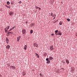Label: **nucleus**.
Returning a JSON list of instances; mask_svg holds the SVG:
<instances>
[{
  "label": "nucleus",
  "mask_w": 77,
  "mask_h": 77,
  "mask_svg": "<svg viewBox=\"0 0 77 77\" xmlns=\"http://www.w3.org/2000/svg\"><path fill=\"white\" fill-rule=\"evenodd\" d=\"M55 33H57V32H58V30H56L55 31Z\"/></svg>",
  "instance_id": "25"
},
{
  "label": "nucleus",
  "mask_w": 77,
  "mask_h": 77,
  "mask_svg": "<svg viewBox=\"0 0 77 77\" xmlns=\"http://www.w3.org/2000/svg\"><path fill=\"white\" fill-rule=\"evenodd\" d=\"M14 28H15V27H13L12 28V29H14Z\"/></svg>",
  "instance_id": "40"
},
{
  "label": "nucleus",
  "mask_w": 77,
  "mask_h": 77,
  "mask_svg": "<svg viewBox=\"0 0 77 77\" xmlns=\"http://www.w3.org/2000/svg\"><path fill=\"white\" fill-rule=\"evenodd\" d=\"M34 70V71H35V70Z\"/></svg>",
  "instance_id": "46"
},
{
  "label": "nucleus",
  "mask_w": 77,
  "mask_h": 77,
  "mask_svg": "<svg viewBox=\"0 0 77 77\" xmlns=\"http://www.w3.org/2000/svg\"><path fill=\"white\" fill-rule=\"evenodd\" d=\"M0 77H2V75H1L0 74Z\"/></svg>",
  "instance_id": "41"
},
{
  "label": "nucleus",
  "mask_w": 77,
  "mask_h": 77,
  "mask_svg": "<svg viewBox=\"0 0 77 77\" xmlns=\"http://www.w3.org/2000/svg\"><path fill=\"white\" fill-rule=\"evenodd\" d=\"M66 62L68 64V63H69V61L68 60H66Z\"/></svg>",
  "instance_id": "11"
},
{
  "label": "nucleus",
  "mask_w": 77,
  "mask_h": 77,
  "mask_svg": "<svg viewBox=\"0 0 77 77\" xmlns=\"http://www.w3.org/2000/svg\"><path fill=\"white\" fill-rule=\"evenodd\" d=\"M53 17L54 18L53 19V20H54L56 17V15H55L54 16V15H53Z\"/></svg>",
  "instance_id": "29"
},
{
  "label": "nucleus",
  "mask_w": 77,
  "mask_h": 77,
  "mask_svg": "<svg viewBox=\"0 0 77 77\" xmlns=\"http://www.w3.org/2000/svg\"><path fill=\"white\" fill-rule=\"evenodd\" d=\"M26 74V73L25 72H23V75H25Z\"/></svg>",
  "instance_id": "9"
},
{
  "label": "nucleus",
  "mask_w": 77,
  "mask_h": 77,
  "mask_svg": "<svg viewBox=\"0 0 77 77\" xmlns=\"http://www.w3.org/2000/svg\"><path fill=\"white\" fill-rule=\"evenodd\" d=\"M35 54H36V55L37 56V57H39V55L37 53H35Z\"/></svg>",
  "instance_id": "14"
},
{
  "label": "nucleus",
  "mask_w": 77,
  "mask_h": 77,
  "mask_svg": "<svg viewBox=\"0 0 77 77\" xmlns=\"http://www.w3.org/2000/svg\"><path fill=\"white\" fill-rule=\"evenodd\" d=\"M35 8H36V9H40V10H41V8L39 7H38L37 6H35Z\"/></svg>",
  "instance_id": "16"
},
{
  "label": "nucleus",
  "mask_w": 77,
  "mask_h": 77,
  "mask_svg": "<svg viewBox=\"0 0 77 77\" xmlns=\"http://www.w3.org/2000/svg\"><path fill=\"white\" fill-rule=\"evenodd\" d=\"M10 67L11 68H14V69L15 68V66H10Z\"/></svg>",
  "instance_id": "23"
},
{
  "label": "nucleus",
  "mask_w": 77,
  "mask_h": 77,
  "mask_svg": "<svg viewBox=\"0 0 77 77\" xmlns=\"http://www.w3.org/2000/svg\"><path fill=\"white\" fill-rule=\"evenodd\" d=\"M6 48L7 49H8V50H9V48H10V45H8L6 46Z\"/></svg>",
  "instance_id": "5"
},
{
  "label": "nucleus",
  "mask_w": 77,
  "mask_h": 77,
  "mask_svg": "<svg viewBox=\"0 0 77 77\" xmlns=\"http://www.w3.org/2000/svg\"><path fill=\"white\" fill-rule=\"evenodd\" d=\"M71 71H72V72H74V69L73 68H71Z\"/></svg>",
  "instance_id": "18"
},
{
  "label": "nucleus",
  "mask_w": 77,
  "mask_h": 77,
  "mask_svg": "<svg viewBox=\"0 0 77 77\" xmlns=\"http://www.w3.org/2000/svg\"><path fill=\"white\" fill-rule=\"evenodd\" d=\"M5 30L6 33H8V32H9L8 31H7L8 30H7V29H5Z\"/></svg>",
  "instance_id": "20"
},
{
  "label": "nucleus",
  "mask_w": 77,
  "mask_h": 77,
  "mask_svg": "<svg viewBox=\"0 0 77 77\" xmlns=\"http://www.w3.org/2000/svg\"><path fill=\"white\" fill-rule=\"evenodd\" d=\"M24 49L25 50H26V49H27V45H25L24 47Z\"/></svg>",
  "instance_id": "12"
},
{
  "label": "nucleus",
  "mask_w": 77,
  "mask_h": 77,
  "mask_svg": "<svg viewBox=\"0 0 77 77\" xmlns=\"http://www.w3.org/2000/svg\"><path fill=\"white\" fill-rule=\"evenodd\" d=\"M51 16H52V17H53V14L52 13L51 14Z\"/></svg>",
  "instance_id": "30"
},
{
  "label": "nucleus",
  "mask_w": 77,
  "mask_h": 77,
  "mask_svg": "<svg viewBox=\"0 0 77 77\" xmlns=\"http://www.w3.org/2000/svg\"><path fill=\"white\" fill-rule=\"evenodd\" d=\"M51 50H53L54 49V48L53 47V46H51L50 47Z\"/></svg>",
  "instance_id": "8"
},
{
  "label": "nucleus",
  "mask_w": 77,
  "mask_h": 77,
  "mask_svg": "<svg viewBox=\"0 0 77 77\" xmlns=\"http://www.w3.org/2000/svg\"><path fill=\"white\" fill-rule=\"evenodd\" d=\"M33 45H34V47H37V48H38V45L36 43H34Z\"/></svg>",
  "instance_id": "1"
},
{
  "label": "nucleus",
  "mask_w": 77,
  "mask_h": 77,
  "mask_svg": "<svg viewBox=\"0 0 77 77\" xmlns=\"http://www.w3.org/2000/svg\"><path fill=\"white\" fill-rule=\"evenodd\" d=\"M19 38H20H20H21V36H19L18 37Z\"/></svg>",
  "instance_id": "32"
},
{
  "label": "nucleus",
  "mask_w": 77,
  "mask_h": 77,
  "mask_svg": "<svg viewBox=\"0 0 77 77\" xmlns=\"http://www.w3.org/2000/svg\"><path fill=\"white\" fill-rule=\"evenodd\" d=\"M6 41L7 44H9V39H8V38L7 37L6 38Z\"/></svg>",
  "instance_id": "4"
},
{
  "label": "nucleus",
  "mask_w": 77,
  "mask_h": 77,
  "mask_svg": "<svg viewBox=\"0 0 77 77\" xmlns=\"http://www.w3.org/2000/svg\"><path fill=\"white\" fill-rule=\"evenodd\" d=\"M40 75H41V77H42V74L41 73H40Z\"/></svg>",
  "instance_id": "35"
},
{
  "label": "nucleus",
  "mask_w": 77,
  "mask_h": 77,
  "mask_svg": "<svg viewBox=\"0 0 77 77\" xmlns=\"http://www.w3.org/2000/svg\"><path fill=\"white\" fill-rule=\"evenodd\" d=\"M56 22H57V21H56L54 22V23H56Z\"/></svg>",
  "instance_id": "37"
},
{
  "label": "nucleus",
  "mask_w": 77,
  "mask_h": 77,
  "mask_svg": "<svg viewBox=\"0 0 77 77\" xmlns=\"http://www.w3.org/2000/svg\"><path fill=\"white\" fill-rule=\"evenodd\" d=\"M10 27V26H7L6 28H5V30H8V29H9Z\"/></svg>",
  "instance_id": "6"
},
{
  "label": "nucleus",
  "mask_w": 77,
  "mask_h": 77,
  "mask_svg": "<svg viewBox=\"0 0 77 77\" xmlns=\"http://www.w3.org/2000/svg\"><path fill=\"white\" fill-rule=\"evenodd\" d=\"M50 63V60H48V61H47V63Z\"/></svg>",
  "instance_id": "15"
},
{
  "label": "nucleus",
  "mask_w": 77,
  "mask_h": 77,
  "mask_svg": "<svg viewBox=\"0 0 77 77\" xmlns=\"http://www.w3.org/2000/svg\"><path fill=\"white\" fill-rule=\"evenodd\" d=\"M11 5H13V4H12V3H11Z\"/></svg>",
  "instance_id": "45"
},
{
  "label": "nucleus",
  "mask_w": 77,
  "mask_h": 77,
  "mask_svg": "<svg viewBox=\"0 0 77 77\" xmlns=\"http://www.w3.org/2000/svg\"><path fill=\"white\" fill-rule=\"evenodd\" d=\"M13 30V29L11 28L9 30V31L10 32V31H11V30Z\"/></svg>",
  "instance_id": "31"
},
{
  "label": "nucleus",
  "mask_w": 77,
  "mask_h": 77,
  "mask_svg": "<svg viewBox=\"0 0 77 77\" xmlns=\"http://www.w3.org/2000/svg\"><path fill=\"white\" fill-rule=\"evenodd\" d=\"M7 8H9V7L7 6Z\"/></svg>",
  "instance_id": "42"
},
{
  "label": "nucleus",
  "mask_w": 77,
  "mask_h": 77,
  "mask_svg": "<svg viewBox=\"0 0 77 77\" xmlns=\"http://www.w3.org/2000/svg\"><path fill=\"white\" fill-rule=\"evenodd\" d=\"M51 35H52V36H53V35H54V34H52Z\"/></svg>",
  "instance_id": "38"
},
{
  "label": "nucleus",
  "mask_w": 77,
  "mask_h": 77,
  "mask_svg": "<svg viewBox=\"0 0 77 77\" xmlns=\"http://www.w3.org/2000/svg\"><path fill=\"white\" fill-rule=\"evenodd\" d=\"M53 59V57H49V60H51L52 59Z\"/></svg>",
  "instance_id": "10"
},
{
  "label": "nucleus",
  "mask_w": 77,
  "mask_h": 77,
  "mask_svg": "<svg viewBox=\"0 0 77 77\" xmlns=\"http://www.w3.org/2000/svg\"><path fill=\"white\" fill-rule=\"evenodd\" d=\"M13 14H14L13 11H10L9 13V15H11V16H12V15H13Z\"/></svg>",
  "instance_id": "3"
},
{
  "label": "nucleus",
  "mask_w": 77,
  "mask_h": 77,
  "mask_svg": "<svg viewBox=\"0 0 77 77\" xmlns=\"http://www.w3.org/2000/svg\"><path fill=\"white\" fill-rule=\"evenodd\" d=\"M61 70V69H64L63 68H62L60 69Z\"/></svg>",
  "instance_id": "39"
},
{
  "label": "nucleus",
  "mask_w": 77,
  "mask_h": 77,
  "mask_svg": "<svg viewBox=\"0 0 77 77\" xmlns=\"http://www.w3.org/2000/svg\"><path fill=\"white\" fill-rule=\"evenodd\" d=\"M20 38H19L18 37H17V42H19V41H20Z\"/></svg>",
  "instance_id": "19"
},
{
  "label": "nucleus",
  "mask_w": 77,
  "mask_h": 77,
  "mask_svg": "<svg viewBox=\"0 0 77 77\" xmlns=\"http://www.w3.org/2000/svg\"><path fill=\"white\" fill-rule=\"evenodd\" d=\"M76 36H77V33H76Z\"/></svg>",
  "instance_id": "43"
},
{
  "label": "nucleus",
  "mask_w": 77,
  "mask_h": 77,
  "mask_svg": "<svg viewBox=\"0 0 77 77\" xmlns=\"http://www.w3.org/2000/svg\"><path fill=\"white\" fill-rule=\"evenodd\" d=\"M46 60L47 61H48L49 60H49V58H46Z\"/></svg>",
  "instance_id": "27"
},
{
  "label": "nucleus",
  "mask_w": 77,
  "mask_h": 77,
  "mask_svg": "<svg viewBox=\"0 0 77 77\" xmlns=\"http://www.w3.org/2000/svg\"><path fill=\"white\" fill-rule=\"evenodd\" d=\"M60 25L61 26L62 25V22L60 21L59 23Z\"/></svg>",
  "instance_id": "17"
},
{
  "label": "nucleus",
  "mask_w": 77,
  "mask_h": 77,
  "mask_svg": "<svg viewBox=\"0 0 77 77\" xmlns=\"http://www.w3.org/2000/svg\"><path fill=\"white\" fill-rule=\"evenodd\" d=\"M63 63H65V62H63Z\"/></svg>",
  "instance_id": "44"
},
{
  "label": "nucleus",
  "mask_w": 77,
  "mask_h": 77,
  "mask_svg": "<svg viewBox=\"0 0 77 77\" xmlns=\"http://www.w3.org/2000/svg\"><path fill=\"white\" fill-rule=\"evenodd\" d=\"M8 33L7 34V36H9V34H8Z\"/></svg>",
  "instance_id": "36"
},
{
  "label": "nucleus",
  "mask_w": 77,
  "mask_h": 77,
  "mask_svg": "<svg viewBox=\"0 0 77 77\" xmlns=\"http://www.w3.org/2000/svg\"><path fill=\"white\" fill-rule=\"evenodd\" d=\"M67 20L68 21H70V19H67Z\"/></svg>",
  "instance_id": "28"
},
{
  "label": "nucleus",
  "mask_w": 77,
  "mask_h": 77,
  "mask_svg": "<svg viewBox=\"0 0 77 77\" xmlns=\"http://www.w3.org/2000/svg\"><path fill=\"white\" fill-rule=\"evenodd\" d=\"M22 32L23 33V34H25V33H26V29H23L22 30Z\"/></svg>",
  "instance_id": "2"
},
{
  "label": "nucleus",
  "mask_w": 77,
  "mask_h": 77,
  "mask_svg": "<svg viewBox=\"0 0 77 77\" xmlns=\"http://www.w3.org/2000/svg\"><path fill=\"white\" fill-rule=\"evenodd\" d=\"M55 35H58V32H57V33H55Z\"/></svg>",
  "instance_id": "33"
},
{
  "label": "nucleus",
  "mask_w": 77,
  "mask_h": 77,
  "mask_svg": "<svg viewBox=\"0 0 77 77\" xmlns=\"http://www.w3.org/2000/svg\"><path fill=\"white\" fill-rule=\"evenodd\" d=\"M19 3H21V1H20L19 2Z\"/></svg>",
  "instance_id": "34"
},
{
  "label": "nucleus",
  "mask_w": 77,
  "mask_h": 77,
  "mask_svg": "<svg viewBox=\"0 0 77 77\" xmlns=\"http://www.w3.org/2000/svg\"><path fill=\"white\" fill-rule=\"evenodd\" d=\"M30 33H31V34L33 33V30L32 29L30 30Z\"/></svg>",
  "instance_id": "21"
},
{
  "label": "nucleus",
  "mask_w": 77,
  "mask_h": 77,
  "mask_svg": "<svg viewBox=\"0 0 77 77\" xmlns=\"http://www.w3.org/2000/svg\"><path fill=\"white\" fill-rule=\"evenodd\" d=\"M47 56L46 53H45V54H44V56H45H45Z\"/></svg>",
  "instance_id": "24"
},
{
  "label": "nucleus",
  "mask_w": 77,
  "mask_h": 77,
  "mask_svg": "<svg viewBox=\"0 0 77 77\" xmlns=\"http://www.w3.org/2000/svg\"><path fill=\"white\" fill-rule=\"evenodd\" d=\"M31 26H35V23H32V24H31Z\"/></svg>",
  "instance_id": "26"
},
{
  "label": "nucleus",
  "mask_w": 77,
  "mask_h": 77,
  "mask_svg": "<svg viewBox=\"0 0 77 77\" xmlns=\"http://www.w3.org/2000/svg\"><path fill=\"white\" fill-rule=\"evenodd\" d=\"M58 35H60V36H61V35H62V32H60V31H58Z\"/></svg>",
  "instance_id": "7"
},
{
  "label": "nucleus",
  "mask_w": 77,
  "mask_h": 77,
  "mask_svg": "<svg viewBox=\"0 0 77 77\" xmlns=\"http://www.w3.org/2000/svg\"><path fill=\"white\" fill-rule=\"evenodd\" d=\"M9 33H11V35H12V34H13V32H8V33H7V35L8 34H9Z\"/></svg>",
  "instance_id": "13"
},
{
  "label": "nucleus",
  "mask_w": 77,
  "mask_h": 77,
  "mask_svg": "<svg viewBox=\"0 0 77 77\" xmlns=\"http://www.w3.org/2000/svg\"><path fill=\"white\" fill-rule=\"evenodd\" d=\"M7 5H9L10 4V2H9V1H8L7 2Z\"/></svg>",
  "instance_id": "22"
}]
</instances>
